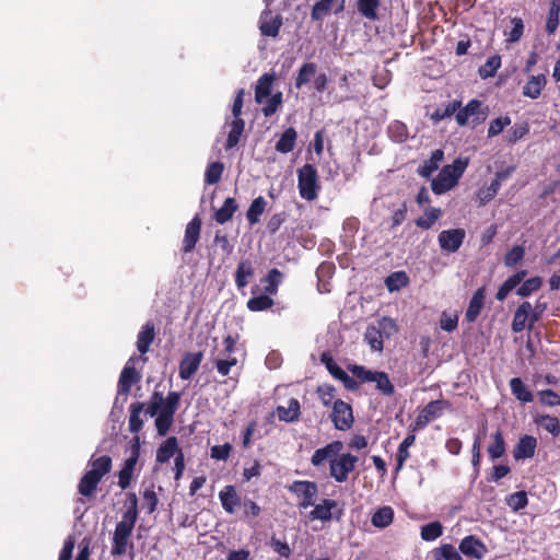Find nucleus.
I'll use <instances>...</instances> for the list:
<instances>
[{
  "mask_svg": "<svg viewBox=\"0 0 560 560\" xmlns=\"http://www.w3.org/2000/svg\"><path fill=\"white\" fill-rule=\"evenodd\" d=\"M182 394L170 392L166 397L163 393L154 390L145 412L155 417V427L160 436H165L174 422V416L180 405Z\"/></svg>",
  "mask_w": 560,
  "mask_h": 560,
  "instance_id": "1",
  "label": "nucleus"
},
{
  "mask_svg": "<svg viewBox=\"0 0 560 560\" xmlns=\"http://www.w3.org/2000/svg\"><path fill=\"white\" fill-rule=\"evenodd\" d=\"M126 497V510L122 513L121 521L116 524L113 535L110 553L114 557L124 556L128 548H133L130 538L139 516L138 498L135 492H128Z\"/></svg>",
  "mask_w": 560,
  "mask_h": 560,
  "instance_id": "2",
  "label": "nucleus"
},
{
  "mask_svg": "<svg viewBox=\"0 0 560 560\" xmlns=\"http://www.w3.org/2000/svg\"><path fill=\"white\" fill-rule=\"evenodd\" d=\"M527 276V270H518L510 276L498 289L495 299L500 302L504 301L509 293L516 289V294L522 298H527L534 292H537L542 285V279L539 276L532 277L524 280Z\"/></svg>",
  "mask_w": 560,
  "mask_h": 560,
  "instance_id": "3",
  "label": "nucleus"
},
{
  "mask_svg": "<svg viewBox=\"0 0 560 560\" xmlns=\"http://www.w3.org/2000/svg\"><path fill=\"white\" fill-rule=\"evenodd\" d=\"M467 167V162L460 159L445 165L432 180L431 188L435 195H443L455 187Z\"/></svg>",
  "mask_w": 560,
  "mask_h": 560,
  "instance_id": "4",
  "label": "nucleus"
},
{
  "mask_svg": "<svg viewBox=\"0 0 560 560\" xmlns=\"http://www.w3.org/2000/svg\"><path fill=\"white\" fill-rule=\"evenodd\" d=\"M351 373L362 383L374 382L376 389L384 396H392L395 393V386L390 382L387 373L383 371H371L364 365L353 364L349 368Z\"/></svg>",
  "mask_w": 560,
  "mask_h": 560,
  "instance_id": "5",
  "label": "nucleus"
},
{
  "mask_svg": "<svg viewBox=\"0 0 560 560\" xmlns=\"http://www.w3.org/2000/svg\"><path fill=\"white\" fill-rule=\"evenodd\" d=\"M298 187L302 199L313 201L317 198L320 185L314 165L307 163L298 171Z\"/></svg>",
  "mask_w": 560,
  "mask_h": 560,
  "instance_id": "6",
  "label": "nucleus"
},
{
  "mask_svg": "<svg viewBox=\"0 0 560 560\" xmlns=\"http://www.w3.org/2000/svg\"><path fill=\"white\" fill-rule=\"evenodd\" d=\"M287 489L295 494L300 501L298 506L300 509H307L315 503V497L318 493V487L315 481L310 480H294Z\"/></svg>",
  "mask_w": 560,
  "mask_h": 560,
  "instance_id": "7",
  "label": "nucleus"
},
{
  "mask_svg": "<svg viewBox=\"0 0 560 560\" xmlns=\"http://www.w3.org/2000/svg\"><path fill=\"white\" fill-rule=\"evenodd\" d=\"M358 460V457L350 453L340 454L338 458L330 460V477L339 483L346 482L348 480L349 474L354 470Z\"/></svg>",
  "mask_w": 560,
  "mask_h": 560,
  "instance_id": "8",
  "label": "nucleus"
},
{
  "mask_svg": "<svg viewBox=\"0 0 560 560\" xmlns=\"http://www.w3.org/2000/svg\"><path fill=\"white\" fill-rule=\"evenodd\" d=\"M139 457H140V442H139V438L136 436L133 439V443L130 447V455L124 462V465L117 475L118 476V486L121 490H126L130 487Z\"/></svg>",
  "mask_w": 560,
  "mask_h": 560,
  "instance_id": "9",
  "label": "nucleus"
},
{
  "mask_svg": "<svg viewBox=\"0 0 560 560\" xmlns=\"http://www.w3.org/2000/svg\"><path fill=\"white\" fill-rule=\"evenodd\" d=\"M447 400H432L419 412L413 423L410 425L412 431L425 428L431 421L442 416L443 410L450 408Z\"/></svg>",
  "mask_w": 560,
  "mask_h": 560,
  "instance_id": "10",
  "label": "nucleus"
},
{
  "mask_svg": "<svg viewBox=\"0 0 560 560\" xmlns=\"http://www.w3.org/2000/svg\"><path fill=\"white\" fill-rule=\"evenodd\" d=\"M330 419L337 430H349L354 422L351 405L342 399H336L332 404Z\"/></svg>",
  "mask_w": 560,
  "mask_h": 560,
  "instance_id": "11",
  "label": "nucleus"
},
{
  "mask_svg": "<svg viewBox=\"0 0 560 560\" xmlns=\"http://www.w3.org/2000/svg\"><path fill=\"white\" fill-rule=\"evenodd\" d=\"M338 502L334 499H324L319 504L314 503V509L310 512L308 517L314 521L318 520L323 523L330 522L332 518L339 521L342 515V509H338Z\"/></svg>",
  "mask_w": 560,
  "mask_h": 560,
  "instance_id": "12",
  "label": "nucleus"
},
{
  "mask_svg": "<svg viewBox=\"0 0 560 560\" xmlns=\"http://www.w3.org/2000/svg\"><path fill=\"white\" fill-rule=\"evenodd\" d=\"M386 327L395 328L396 325L390 318L384 317L378 322V326L370 325L364 334V340L373 351H382L384 347L383 329Z\"/></svg>",
  "mask_w": 560,
  "mask_h": 560,
  "instance_id": "13",
  "label": "nucleus"
},
{
  "mask_svg": "<svg viewBox=\"0 0 560 560\" xmlns=\"http://www.w3.org/2000/svg\"><path fill=\"white\" fill-rule=\"evenodd\" d=\"M458 549L464 556L476 560L483 559L488 552L485 542L476 535L464 537L459 542Z\"/></svg>",
  "mask_w": 560,
  "mask_h": 560,
  "instance_id": "14",
  "label": "nucleus"
},
{
  "mask_svg": "<svg viewBox=\"0 0 560 560\" xmlns=\"http://www.w3.org/2000/svg\"><path fill=\"white\" fill-rule=\"evenodd\" d=\"M202 221L201 218L196 214L186 225L185 234L183 238V246L182 252L184 254L191 253L199 238H200V231H201Z\"/></svg>",
  "mask_w": 560,
  "mask_h": 560,
  "instance_id": "15",
  "label": "nucleus"
},
{
  "mask_svg": "<svg viewBox=\"0 0 560 560\" xmlns=\"http://www.w3.org/2000/svg\"><path fill=\"white\" fill-rule=\"evenodd\" d=\"M465 236L466 233L463 229H451L442 231L438 236V241L442 249L455 253L462 246Z\"/></svg>",
  "mask_w": 560,
  "mask_h": 560,
  "instance_id": "16",
  "label": "nucleus"
},
{
  "mask_svg": "<svg viewBox=\"0 0 560 560\" xmlns=\"http://www.w3.org/2000/svg\"><path fill=\"white\" fill-rule=\"evenodd\" d=\"M343 450L341 441H332L322 448H317L312 455L311 463L313 466L318 467L325 460L330 463L331 459L338 458L340 452Z\"/></svg>",
  "mask_w": 560,
  "mask_h": 560,
  "instance_id": "17",
  "label": "nucleus"
},
{
  "mask_svg": "<svg viewBox=\"0 0 560 560\" xmlns=\"http://www.w3.org/2000/svg\"><path fill=\"white\" fill-rule=\"evenodd\" d=\"M202 359L201 351L185 353L179 362V377L184 381L189 380L198 371Z\"/></svg>",
  "mask_w": 560,
  "mask_h": 560,
  "instance_id": "18",
  "label": "nucleus"
},
{
  "mask_svg": "<svg viewBox=\"0 0 560 560\" xmlns=\"http://www.w3.org/2000/svg\"><path fill=\"white\" fill-rule=\"evenodd\" d=\"M532 304L528 301L522 302L518 307L515 310L511 329L515 334H520L525 329L529 330V323L532 320L530 316Z\"/></svg>",
  "mask_w": 560,
  "mask_h": 560,
  "instance_id": "19",
  "label": "nucleus"
},
{
  "mask_svg": "<svg viewBox=\"0 0 560 560\" xmlns=\"http://www.w3.org/2000/svg\"><path fill=\"white\" fill-rule=\"evenodd\" d=\"M282 26V18L273 15L271 11H262L259 19V30L261 35L268 37H277Z\"/></svg>",
  "mask_w": 560,
  "mask_h": 560,
  "instance_id": "20",
  "label": "nucleus"
},
{
  "mask_svg": "<svg viewBox=\"0 0 560 560\" xmlns=\"http://www.w3.org/2000/svg\"><path fill=\"white\" fill-rule=\"evenodd\" d=\"M485 300H486V288L481 287L476 290V292L472 294L469 305L465 313V318L468 323H474L480 315L483 306H485Z\"/></svg>",
  "mask_w": 560,
  "mask_h": 560,
  "instance_id": "21",
  "label": "nucleus"
},
{
  "mask_svg": "<svg viewBox=\"0 0 560 560\" xmlns=\"http://www.w3.org/2000/svg\"><path fill=\"white\" fill-rule=\"evenodd\" d=\"M255 276V268L249 259H243L238 262L235 270L234 280L238 290L244 289L249 280Z\"/></svg>",
  "mask_w": 560,
  "mask_h": 560,
  "instance_id": "22",
  "label": "nucleus"
},
{
  "mask_svg": "<svg viewBox=\"0 0 560 560\" xmlns=\"http://www.w3.org/2000/svg\"><path fill=\"white\" fill-rule=\"evenodd\" d=\"M273 73H264L257 81L255 86V101L258 104H262L265 100H267L272 92V86L275 82Z\"/></svg>",
  "mask_w": 560,
  "mask_h": 560,
  "instance_id": "23",
  "label": "nucleus"
},
{
  "mask_svg": "<svg viewBox=\"0 0 560 560\" xmlns=\"http://www.w3.org/2000/svg\"><path fill=\"white\" fill-rule=\"evenodd\" d=\"M219 499L223 510L229 514H233L235 508L241 504V497L237 494L235 487L231 485L225 486L219 492Z\"/></svg>",
  "mask_w": 560,
  "mask_h": 560,
  "instance_id": "24",
  "label": "nucleus"
},
{
  "mask_svg": "<svg viewBox=\"0 0 560 560\" xmlns=\"http://www.w3.org/2000/svg\"><path fill=\"white\" fill-rule=\"evenodd\" d=\"M182 450L178 447L176 436L167 438L156 451V462L160 464L167 463L173 456H176Z\"/></svg>",
  "mask_w": 560,
  "mask_h": 560,
  "instance_id": "25",
  "label": "nucleus"
},
{
  "mask_svg": "<svg viewBox=\"0 0 560 560\" xmlns=\"http://www.w3.org/2000/svg\"><path fill=\"white\" fill-rule=\"evenodd\" d=\"M276 415L280 421L291 423L299 420L301 416V406L296 398L289 400V406H278L276 408Z\"/></svg>",
  "mask_w": 560,
  "mask_h": 560,
  "instance_id": "26",
  "label": "nucleus"
},
{
  "mask_svg": "<svg viewBox=\"0 0 560 560\" xmlns=\"http://www.w3.org/2000/svg\"><path fill=\"white\" fill-rule=\"evenodd\" d=\"M537 447V440L532 435H524L520 439L514 448L515 459L530 458L534 456Z\"/></svg>",
  "mask_w": 560,
  "mask_h": 560,
  "instance_id": "27",
  "label": "nucleus"
},
{
  "mask_svg": "<svg viewBox=\"0 0 560 560\" xmlns=\"http://www.w3.org/2000/svg\"><path fill=\"white\" fill-rule=\"evenodd\" d=\"M546 84L547 80L544 74L532 75L523 86L522 94L532 100H536L540 96Z\"/></svg>",
  "mask_w": 560,
  "mask_h": 560,
  "instance_id": "28",
  "label": "nucleus"
},
{
  "mask_svg": "<svg viewBox=\"0 0 560 560\" xmlns=\"http://www.w3.org/2000/svg\"><path fill=\"white\" fill-rule=\"evenodd\" d=\"M89 465L91 469L88 471L102 480L104 476L110 472L113 460L108 455H102L100 457L92 456L89 460Z\"/></svg>",
  "mask_w": 560,
  "mask_h": 560,
  "instance_id": "29",
  "label": "nucleus"
},
{
  "mask_svg": "<svg viewBox=\"0 0 560 560\" xmlns=\"http://www.w3.org/2000/svg\"><path fill=\"white\" fill-rule=\"evenodd\" d=\"M139 380L140 375L133 366H125L119 376L118 393L127 395Z\"/></svg>",
  "mask_w": 560,
  "mask_h": 560,
  "instance_id": "30",
  "label": "nucleus"
},
{
  "mask_svg": "<svg viewBox=\"0 0 560 560\" xmlns=\"http://www.w3.org/2000/svg\"><path fill=\"white\" fill-rule=\"evenodd\" d=\"M155 337L154 325L148 322L142 326L137 338V349L141 354H145Z\"/></svg>",
  "mask_w": 560,
  "mask_h": 560,
  "instance_id": "31",
  "label": "nucleus"
},
{
  "mask_svg": "<svg viewBox=\"0 0 560 560\" xmlns=\"http://www.w3.org/2000/svg\"><path fill=\"white\" fill-rule=\"evenodd\" d=\"M510 388L512 395L521 402L527 404L534 400V395L532 390L525 385L521 377L511 378Z\"/></svg>",
  "mask_w": 560,
  "mask_h": 560,
  "instance_id": "32",
  "label": "nucleus"
},
{
  "mask_svg": "<svg viewBox=\"0 0 560 560\" xmlns=\"http://www.w3.org/2000/svg\"><path fill=\"white\" fill-rule=\"evenodd\" d=\"M298 139V132L293 127L287 128L282 135L280 136V139L277 141L275 149L276 151L287 154L291 152L296 143Z\"/></svg>",
  "mask_w": 560,
  "mask_h": 560,
  "instance_id": "33",
  "label": "nucleus"
},
{
  "mask_svg": "<svg viewBox=\"0 0 560 560\" xmlns=\"http://www.w3.org/2000/svg\"><path fill=\"white\" fill-rule=\"evenodd\" d=\"M237 209L238 205L236 200L232 197H229L224 200L222 207L214 212L213 219L217 223L224 224L232 220Z\"/></svg>",
  "mask_w": 560,
  "mask_h": 560,
  "instance_id": "34",
  "label": "nucleus"
},
{
  "mask_svg": "<svg viewBox=\"0 0 560 560\" xmlns=\"http://www.w3.org/2000/svg\"><path fill=\"white\" fill-rule=\"evenodd\" d=\"M100 482V478L86 471L79 481L78 491L85 498H92L95 494Z\"/></svg>",
  "mask_w": 560,
  "mask_h": 560,
  "instance_id": "35",
  "label": "nucleus"
},
{
  "mask_svg": "<svg viewBox=\"0 0 560 560\" xmlns=\"http://www.w3.org/2000/svg\"><path fill=\"white\" fill-rule=\"evenodd\" d=\"M416 442V436L413 434H408L404 441L399 444L397 454H396V467L395 472H399L406 460L409 458V447L412 446Z\"/></svg>",
  "mask_w": 560,
  "mask_h": 560,
  "instance_id": "36",
  "label": "nucleus"
},
{
  "mask_svg": "<svg viewBox=\"0 0 560 560\" xmlns=\"http://www.w3.org/2000/svg\"><path fill=\"white\" fill-rule=\"evenodd\" d=\"M245 121L242 118L233 119L230 124V131L228 135L224 149L231 150L236 147L240 142L241 136L244 132Z\"/></svg>",
  "mask_w": 560,
  "mask_h": 560,
  "instance_id": "37",
  "label": "nucleus"
},
{
  "mask_svg": "<svg viewBox=\"0 0 560 560\" xmlns=\"http://www.w3.org/2000/svg\"><path fill=\"white\" fill-rule=\"evenodd\" d=\"M394 510L392 506L385 505L380 508L371 518V523L374 527L385 528L393 523Z\"/></svg>",
  "mask_w": 560,
  "mask_h": 560,
  "instance_id": "38",
  "label": "nucleus"
},
{
  "mask_svg": "<svg viewBox=\"0 0 560 560\" xmlns=\"http://www.w3.org/2000/svg\"><path fill=\"white\" fill-rule=\"evenodd\" d=\"M535 423L549 432L553 438L560 435V422L559 419L550 415H540L535 418Z\"/></svg>",
  "mask_w": 560,
  "mask_h": 560,
  "instance_id": "39",
  "label": "nucleus"
},
{
  "mask_svg": "<svg viewBox=\"0 0 560 560\" xmlns=\"http://www.w3.org/2000/svg\"><path fill=\"white\" fill-rule=\"evenodd\" d=\"M441 215L442 211L440 208L430 207L424 210L423 215L419 217L415 223L422 230H429L434 225Z\"/></svg>",
  "mask_w": 560,
  "mask_h": 560,
  "instance_id": "40",
  "label": "nucleus"
},
{
  "mask_svg": "<svg viewBox=\"0 0 560 560\" xmlns=\"http://www.w3.org/2000/svg\"><path fill=\"white\" fill-rule=\"evenodd\" d=\"M266 207L267 201L262 196H259L252 201L246 212V218L250 225L259 222V218L265 212Z\"/></svg>",
  "mask_w": 560,
  "mask_h": 560,
  "instance_id": "41",
  "label": "nucleus"
},
{
  "mask_svg": "<svg viewBox=\"0 0 560 560\" xmlns=\"http://www.w3.org/2000/svg\"><path fill=\"white\" fill-rule=\"evenodd\" d=\"M317 71V65L315 62H305L299 69L295 77L294 86L300 90L303 85L307 84Z\"/></svg>",
  "mask_w": 560,
  "mask_h": 560,
  "instance_id": "42",
  "label": "nucleus"
},
{
  "mask_svg": "<svg viewBox=\"0 0 560 560\" xmlns=\"http://www.w3.org/2000/svg\"><path fill=\"white\" fill-rule=\"evenodd\" d=\"M492 443L488 446V454L492 460L501 458L505 454V441L503 438V433L500 429H498L492 434Z\"/></svg>",
  "mask_w": 560,
  "mask_h": 560,
  "instance_id": "43",
  "label": "nucleus"
},
{
  "mask_svg": "<svg viewBox=\"0 0 560 560\" xmlns=\"http://www.w3.org/2000/svg\"><path fill=\"white\" fill-rule=\"evenodd\" d=\"M144 404L143 402H133L130 405L129 410V431L131 433H138L141 431L143 427V421L140 418L141 412L143 411Z\"/></svg>",
  "mask_w": 560,
  "mask_h": 560,
  "instance_id": "44",
  "label": "nucleus"
},
{
  "mask_svg": "<svg viewBox=\"0 0 560 560\" xmlns=\"http://www.w3.org/2000/svg\"><path fill=\"white\" fill-rule=\"evenodd\" d=\"M444 153L442 150L438 149L432 152L430 160L425 161L423 165L419 167V174L422 177H429L432 173H434L439 168L440 162L443 160Z\"/></svg>",
  "mask_w": 560,
  "mask_h": 560,
  "instance_id": "45",
  "label": "nucleus"
},
{
  "mask_svg": "<svg viewBox=\"0 0 560 560\" xmlns=\"http://www.w3.org/2000/svg\"><path fill=\"white\" fill-rule=\"evenodd\" d=\"M283 275L282 272L277 269L272 268L268 271L267 276L262 280L266 282V285L264 288V292L269 295H275L278 292V288L282 281Z\"/></svg>",
  "mask_w": 560,
  "mask_h": 560,
  "instance_id": "46",
  "label": "nucleus"
},
{
  "mask_svg": "<svg viewBox=\"0 0 560 560\" xmlns=\"http://www.w3.org/2000/svg\"><path fill=\"white\" fill-rule=\"evenodd\" d=\"M380 4L381 0H358V11L365 19L376 21L378 19L377 9Z\"/></svg>",
  "mask_w": 560,
  "mask_h": 560,
  "instance_id": "47",
  "label": "nucleus"
},
{
  "mask_svg": "<svg viewBox=\"0 0 560 560\" xmlns=\"http://www.w3.org/2000/svg\"><path fill=\"white\" fill-rule=\"evenodd\" d=\"M389 292L398 291L409 284V277L405 271H395L385 279Z\"/></svg>",
  "mask_w": 560,
  "mask_h": 560,
  "instance_id": "48",
  "label": "nucleus"
},
{
  "mask_svg": "<svg viewBox=\"0 0 560 560\" xmlns=\"http://www.w3.org/2000/svg\"><path fill=\"white\" fill-rule=\"evenodd\" d=\"M275 302L269 294H260L258 296L250 298L246 306L250 312H262L271 308Z\"/></svg>",
  "mask_w": 560,
  "mask_h": 560,
  "instance_id": "49",
  "label": "nucleus"
},
{
  "mask_svg": "<svg viewBox=\"0 0 560 560\" xmlns=\"http://www.w3.org/2000/svg\"><path fill=\"white\" fill-rule=\"evenodd\" d=\"M434 560H463L459 552L452 544H443L432 550Z\"/></svg>",
  "mask_w": 560,
  "mask_h": 560,
  "instance_id": "50",
  "label": "nucleus"
},
{
  "mask_svg": "<svg viewBox=\"0 0 560 560\" xmlns=\"http://www.w3.org/2000/svg\"><path fill=\"white\" fill-rule=\"evenodd\" d=\"M387 132L389 138L397 143L405 142L409 137L407 126L399 120H394L393 122H390V125L387 128Z\"/></svg>",
  "mask_w": 560,
  "mask_h": 560,
  "instance_id": "51",
  "label": "nucleus"
},
{
  "mask_svg": "<svg viewBox=\"0 0 560 560\" xmlns=\"http://www.w3.org/2000/svg\"><path fill=\"white\" fill-rule=\"evenodd\" d=\"M224 171V164L222 162H212L208 164L205 172V183L207 185H215L220 182Z\"/></svg>",
  "mask_w": 560,
  "mask_h": 560,
  "instance_id": "52",
  "label": "nucleus"
},
{
  "mask_svg": "<svg viewBox=\"0 0 560 560\" xmlns=\"http://www.w3.org/2000/svg\"><path fill=\"white\" fill-rule=\"evenodd\" d=\"M443 534V526L439 521L431 522L421 527V538L425 541H433Z\"/></svg>",
  "mask_w": 560,
  "mask_h": 560,
  "instance_id": "53",
  "label": "nucleus"
},
{
  "mask_svg": "<svg viewBox=\"0 0 560 560\" xmlns=\"http://www.w3.org/2000/svg\"><path fill=\"white\" fill-rule=\"evenodd\" d=\"M462 106V103L460 101H453L451 103H448L445 107L441 108H436L432 114H431V119L434 121V122H439L447 117H451L452 115H454L458 109L459 107Z\"/></svg>",
  "mask_w": 560,
  "mask_h": 560,
  "instance_id": "54",
  "label": "nucleus"
},
{
  "mask_svg": "<svg viewBox=\"0 0 560 560\" xmlns=\"http://www.w3.org/2000/svg\"><path fill=\"white\" fill-rule=\"evenodd\" d=\"M505 502L512 511L517 512L528 504L527 493L524 490L516 491L508 495Z\"/></svg>",
  "mask_w": 560,
  "mask_h": 560,
  "instance_id": "55",
  "label": "nucleus"
},
{
  "mask_svg": "<svg viewBox=\"0 0 560 560\" xmlns=\"http://www.w3.org/2000/svg\"><path fill=\"white\" fill-rule=\"evenodd\" d=\"M500 67L501 57L499 55H493L479 68V75L483 79L494 77Z\"/></svg>",
  "mask_w": 560,
  "mask_h": 560,
  "instance_id": "56",
  "label": "nucleus"
},
{
  "mask_svg": "<svg viewBox=\"0 0 560 560\" xmlns=\"http://www.w3.org/2000/svg\"><path fill=\"white\" fill-rule=\"evenodd\" d=\"M265 102H266V105L261 108V112L265 117H270L273 114H276L278 112V109L281 107L282 102H283L282 93L277 92V93L270 95L267 100H265Z\"/></svg>",
  "mask_w": 560,
  "mask_h": 560,
  "instance_id": "57",
  "label": "nucleus"
},
{
  "mask_svg": "<svg viewBox=\"0 0 560 560\" xmlns=\"http://www.w3.org/2000/svg\"><path fill=\"white\" fill-rule=\"evenodd\" d=\"M525 256V248L522 245H514L504 256L505 267H515Z\"/></svg>",
  "mask_w": 560,
  "mask_h": 560,
  "instance_id": "58",
  "label": "nucleus"
},
{
  "mask_svg": "<svg viewBox=\"0 0 560 560\" xmlns=\"http://www.w3.org/2000/svg\"><path fill=\"white\" fill-rule=\"evenodd\" d=\"M316 393L325 407H332L336 396V388L332 385L324 384L317 387Z\"/></svg>",
  "mask_w": 560,
  "mask_h": 560,
  "instance_id": "59",
  "label": "nucleus"
},
{
  "mask_svg": "<svg viewBox=\"0 0 560 560\" xmlns=\"http://www.w3.org/2000/svg\"><path fill=\"white\" fill-rule=\"evenodd\" d=\"M559 12H560V2L553 0L551 2V7L548 13V19L546 23V31L548 34H553L559 24Z\"/></svg>",
  "mask_w": 560,
  "mask_h": 560,
  "instance_id": "60",
  "label": "nucleus"
},
{
  "mask_svg": "<svg viewBox=\"0 0 560 560\" xmlns=\"http://www.w3.org/2000/svg\"><path fill=\"white\" fill-rule=\"evenodd\" d=\"M335 0H318L312 9V20L318 21L322 20L325 15H327L334 4Z\"/></svg>",
  "mask_w": 560,
  "mask_h": 560,
  "instance_id": "61",
  "label": "nucleus"
},
{
  "mask_svg": "<svg viewBox=\"0 0 560 560\" xmlns=\"http://www.w3.org/2000/svg\"><path fill=\"white\" fill-rule=\"evenodd\" d=\"M512 28L510 32H505L506 40L509 43H516L521 39L524 33V23L521 18H513L511 20Z\"/></svg>",
  "mask_w": 560,
  "mask_h": 560,
  "instance_id": "62",
  "label": "nucleus"
},
{
  "mask_svg": "<svg viewBox=\"0 0 560 560\" xmlns=\"http://www.w3.org/2000/svg\"><path fill=\"white\" fill-rule=\"evenodd\" d=\"M511 124V118L509 116H500L490 121L488 128V137L492 138L500 135L503 129Z\"/></svg>",
  "mask_w": 560,
  "mask_h": 560,
  "instance_id": "63",
  "label": "nucleus"
},
{
  "mask_svg": "<svg viewBox=\"0 0 560 560\" xmlns=\"http://www.w3.org/2000/svg\"><path fill=\"white\" fill-rule=\"evenodd\" d=\"M320 362L334 378H337L343 372V370L334 361L329 351H324L320 354Z\"/></svg>",
  "mask_w": 560,
  "mask_h": 560,
  "instance_id": "64",
  "label": "nucleus"
}]
</instances>
